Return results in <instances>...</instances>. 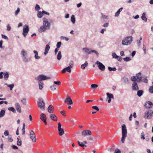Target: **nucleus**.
<instances>
[{
	"mask_svg": "<svg viewBox=\"0 0 153 153\" xmlns=\"http://www.w3.org/2000/svg\"><path fill=\"white\" fill-rule=\"evenodd\" d=\"M71 20L73 24H74L75 23V16L74 15H72L71 17Z\"/></svg>",
	"mask_w": 153,
	"mask_h": 153,
	"instance_id": "obj_36",
	"label": "nucleus"
},
{
	"mask_svg": "<svg viewBox=\"0 0 153 153\" xmlns=\"http://www.w3.org/2000/svg\"><path fill=\"white\" fill-rule=\"evenodd\" d=\"M153 115V111L152 110H150L148 111L145 112V117L148 119L150 118L149 116L152 117Z\"/></svg>",
	"mask_w": 153,
	"mask_h": 153,
	"instance_id": "obj_10",
	"label": "nucleus"
},
{
	"mask_svg": "<svg viewBox=\"0 0 153 153\" xmlns=\"http://www.w3.org/2000/svg\"><path fill=\"white\" fill-rule=\"evenodd\" d=\"M27 51L23 49L21 51V54L22 56V57L27 56Z\"/></svg>",
	"mask_w": 153,
	"mask_h": 153,
	"instance_id": "obj_19",
	"label": "nucleus"
},
{
	"mask_svg": "<svg viewBox=\"0 0 153 153\" xmlns=\"http://www.w3.org/2000/svg\"><path fill=\"white\" fill-rule=\"evenodd\" d=\"M131 79L132 81H135L137 80L136 79V77L134 76H132L131 78Z\"/></svg>",
	"mask_w": 153,
	"mask_h": 153,
	"instance_id": "obj_62",
	"label": "nucleus"
},
{
	"mask_svg": "<svg viewBox=\"0 0 153 153\" xmlns=\"http://www.w3.org/2000/svg\"><path fill=\"white\" fill-rule=\"evenodd\" d=\"M42 21L43 25L40 27L39 29V32H41L49 29L51 27V24L53 22L51 19H48L46 17H44L42 19Z\"/></svg>",
	"mask_w": 153,
	"mask_h": 153,
	"instance_id": "obj_1",
	"label": "nucleus"
},
{
	"mask_svg": "<svg viewBox=\"0 0 153 153\" xmlns=\"http://www.w3.org/2000/svg\"><path fill=\"white\" fill-rule=\"evenodd\" d=\"M5 85H6L8 87H9L10 90L11 91L12 90V89L14 86V84L13 83L11 84H8L7 83H5Z\"/></svg>",
	"mask_w": 153,
	"mask_h": 153,
	"instance_id": "obj_26",
	"label": "nucleus"
},
{
	"mask_svg": "<svg viewBox=\"0 0 153 153\" xmlns=\"http://www.w3.org/2000/svg\"><path fill=\"white\" fill-rule=\"evenodd\" d=\"M141 138L143 140H144L145 138L144 137V133L143 131L142 132L141 135Z\"/></svg>",
	"mask_w": 153,
	"mask_h": 153,
	"instance_id": "obj_59",
	"label": "nucleus"
},
{
	"mask_svg": "<svg viewBox=\"0 0 153 153\" xmlns=\"http://www.w3.org/2000/svg\"><path fill=\"white\" fill-rule=\"evenodd\" d=\"M143 93V90H139L137 92V95L139 97H141Z\"/></svg>",
	"mask_w": 153,
	"mask_h": 153,
	"instance_id": "obj_31",
	"label": "nucleus"
},
{
	"mask_svg": "<svg viewBox=\"0 0 153 153\" xmlns=\"http://www.w3.org/2000/svg\"><path fill=\"white\" fill-rule=\"evenodd\" d=\"M108 69L109 71H115L116 70V68H115V67L111 68L110 67H108Z\"/></svg>",
	"mask_w": 153,
	"mask_h": 153,
	"instance_id": "obj_46",
	"label": "nucleus"
},
{
	"mask_svg": "<svg viewBox=\"0 0 153 153\" xmlns=\"http://www.w3.org/2000/svg\"><path fill=\"white\" fill-rule=\"evenodd\" d=\"M69 66H68L71 68L73 67V62L72 61H71L69 64Z\"/></svg>",
	"mask_w": 153,
	"mask_h": 153,
	"instance_id": "obj_55",
	"label": "nucleus"
},
{
	"mask_svg": "<svg viewBox=\"0 0 153 153\" xmlns=\"http://www.w3.org/2000/svg\"><path fill=\"white\" fill-rule=\"evenodd\" d=\"M33 52L34 54V58L35 59H40V57L38 56V53L37 51L34 50L33 51Z\"/></svg>",
	"mask_w": 153,
	"mask_h": 153,
	"instance_id": "obj_23",
	"label": "nucleus"
},
{
	"mask_svg": "<svg viewBox=\"0 0 153 153\" xmlns=\"http://www.w3.org/2000/svg\"><path fill=\"white\" fill-rule=\"evenodd\" d=\"M58 129L59 135L62 136L64 134L63 129L61 128V125L60 123H58Z\"/></svg>",
	"mask_w": 153,
	"mask_h": 153,
	"instance_id": "obj_9",
	"label": "nucleus"
},
{
	"mask_svg": "<svg viewBox=\"0 0 153 153\" xmlns=\"http://www.w3.org/2000/svg\"><path fill=\"white\" fill-rule=\"evenodd\" d=\"M70 73L71 72V68L69 67L64 68L62 71L63 73H65L66 71Z\"/></svg>",
	"mask_w": 153,
	"mask_h": 153,
	"instance_id": "obj_18",
	"label": "nucleus"
},
{
	"mask_svg": "<svg viewBox=\"0 0 153 153\" xmlns=\"http://www.w3.org/2000/svg\"><path fill=\"white\" fill-rule=\"evenodd\" d=\"M137 44L139 47H141V45H140V44L141 43V42L140 41V40H137Z\"/></svg>",
	"mask_w": 153,
	"mask_h": 153,
	"instance_id": "obj_57",
	"label": "nucleus"
},
{
	"mask_svg": "<svg viewBox=\"0 0 153 153\" xmlns=\"http://www.w3.org/2000/svg\"><path fill=\"white\" fill-rule=\"evenodd\" d=\"M112 56L113 58L118 59V56L115 53H112Z\"/></svg>",
	"mask_w": 153,
	"mask_h": 153,
	"instance_id": "obj_41",
	"label": "nucleus"
},
{
	"mask_svg": "<svg viewBox=\"0 0 153 153\" xmlns=\"http://www.w3.org/2000/svg\"><path fill=\"white\" fill-rule=\"evenodd\" d=\"M40 9V7L39 6V5L36 4V6L35 7V10H39Z\"/></svg>",
	"mask_w": 153,
	"mask_h": 153,
	"instance_id": "obj_50",
	"label": "nucleus"
},
{
	"mask_svg": "<svg viewBox=\"0 0 153 153\" xmlns=\"http://www.w3.org/2000/svg\"><path fill=\"white\" fill-rule=\"evenodd\" d=\"M20 8L19 7H18L17 8V10L15 12V15L16 16L18 15V13L20 12Z\"/></svg>",
	"mask_w": 153,
	"mask_h": 153,
	"instance_id": "obj_48",
	"label": "nucleus"
},
{
	"mask_svg": "<svg viewBox=\"0 0 153 153\" xmlns=\"http://www.w3.org/2000/svg\"><path fill=\"white\" fill-rule=\"evenodd\" d=\"M52 91H54L56 89V86L54 85H51L50 87Z\"/></svg>",
	"mask_w": 153,
	"mask_h": 153,
	"instance_id": "obj_51",
	"label": "nucleus"
},
{
	"mask_svg": "<svg viewBox=\"0 0 153 153\" xmlns=\"http://www.w3.org/2000/svg\"><path fill=\"white\" fill-rule=\"evenodd\" d=\"M62 58L61 52L60 51H59L57 55V58L58 60H60Z\"/></svg>",
	"mask_w": 153,
	"mask_h": 153,
	"instance_id": "obj_30",
	"label": "nucleus"
},
{
	"mask_svg": "<svg viewBox=\"0 0 153 153\" xmlns=\"http://www.w3.org/2000/svg\"><path fill=\"white\" fill-rule=\"evenodd\" d=\"M153 105V103L152 102L148 101L146 102L144 106L146 108L149 109L151 108Z\"/></svg>",
	"mask_w": 153,
	"mask_h": 153,
	"instance_id": "obj_13",
	"label": "nucleus"
},
{
	"mask_svg": "<svg viewBox=\"0 0 153 153\" xmlns=\"http://www.w3.org/2000/svg\"><path fill=\"white\" fill-rule=\"evenodd\" d=\"M123 60L126 62H128L131 60V59L130 57H127L123 58Z\"/></svg>",
	"mask_w": 153,
	"mask_h": 153,
	"instance_id": "obj_47",
	"label": "nucleus"
},
{
	"mask_svg": "<svg viewBox=\"0 0 153 153\" xmlns=\"http://www.w3.org/2000/svg\"><path fill=\"white\" fill-rule=\"evenodd\" d=\"M39 101L38 102V107L40 110L44 111L45 109V103L43 100L41 98L38 99Z\"/></svg>",
	"mask_w": 153,
	"mask_h": 153,
	"instance_id": "obj_4",
	"label": "nucleus"
},
{
	"mask_svg": "<svg viewBox=\"0 0 153 153\" xmlns=\"http://www.w3.org/2000/svg\"><path fill=\"white\" fill-rule=\"evenodd\" d=\"M78 143L79 145V146H80L84 147H87V146L86 145H85L83 143V142H80L79 141H78ZM83 149H84V148H83Z\"/></svg>",
	"mask_w": 153,
	"mask_h": 153,
	"instance_id": "obj_29",
	"label": "nucleus"
},
{
	"mask_svg": "<svg viewBox=\"0 0 153 153\" xmlns=\"http://www.w3.org/2000/svg\"><path fill=\"white\" fill-rule=\"evenodd\" d=\"M132 89L134 90H138L139 87L137 82H134L132 84Z\"/></svg>",
	"mask_w": 153,
	"mask_h": 153,
	"instance_id": "obj_14",
	"label": "nucleus"
},
{
	"mask_svg": "<svg viewBox=\"0 0 153 153\" xmlns=\"http://www.w3.org/2000/svg\"><path fill=\"white\" fill-rule=\"evenodd\" d=\"M123 9V8L122 7L119 9L117 12L115 13L114 16L115 17H118L119 16L120 12L122 11Z\"/></svg>",
	"mask_w": 153,
	"mask_h": 153,
	"instance_id": "obj_22",
	"label": "nucleus"
},
{
	"mask_svg": "<svg viewBox=\"0 0 153 153\" xmlns=\"http://www.w3.org/2000/svg\"><path fill=\"white\" fill-rule=\"evenodd\" d=\"M64 102L69 105H71L73 103L72 100L70 97H67L65 100Z\"/></svg>",
	"mask_w": 153,
	"mask_h": 153,
	"instance_id": "obj_12",
	"label": "nucleus"
},
{
	"mask_svg": "<svg viewBox=\"0 0 153 153\" xmlns=\"http://www.w3.org/2000/svg\"><path fill=\"white\" fill-rule=\"evenodd\" d=\"M141 73L139 72L136 74V77L137 79V82H141V79L143 78L142 76H141Z\"/></svg>",
	"mask_w": 153,
	"mask_h": 153,
	"instance_id": "obj_15",
	"label": "nucleus"
},
{
	"mask_svg": "<svg viewBox=\"0 0 153 153\" xmlns=\"http://www.w3.org/2000/svg\"><path fill=\"white\" fill-rule=\"evenodd\" d=\"M51 119L53 121H57V117L56 115L53 114H51L50 115Z\"/></svg>",
	"mask_w": 153,
	"mask_h": 153,
	"instance_id": "obj_21",
	"label": "nucleus"
},
{
	"mask_svg": "<svg viewBox=\"0 0 153 153\" xmlns=\"http://www.w3.org/2000/svg\"><path fill=\"white\" fill-rule=\"evenodd\" d=\"M94 53L97 56L99 54L97 52V51L94 50H92L91 51H90V53Z\"/></svg>",
	"mask_w": 153,
	"mask_h": 153,
	"instance_id": "obj_58",
	"label": "nucleus"
},
{
	"mask_svg": "<svg viewBox=\"0 0 153 153\" xmlns=\"http://www.w3.org/2000/svg\"><path fill=\"white\" fill-rule=\"evenodd\" d=\"M143 50L144 51V53L145 54L146 52V48L145 45L143 44Z\"/></svg>",
	"mask_w": 153,
	"mask_h": 153,
	"instance_id": "obj_53",
	"label": "nucleus"
},
{
	"mask_svg": "<svg viewBox=\"0 0 153 153\" xmlns=\"http://www.w3.org/2000/svg\"><path fill=\"white\" fill-rule=\"evenodd\" d=\"M5 111L4 110H2L0 112V118L2 117L5 115Z\"/></svg>",
	"mask_w": 153,
	"mask_h": 153,
	"instance_id": "obj_33",
	"label": "nucleus"
},
{
	"mask_svg": "<svg viewBox=\"0 0 153 153\" xmlns=\"http://www.w3.org/2000/svg\"><path fill=\"white\" fill-rule=\"evenodd\" d=\"M143 79H141V82H143L145 83H147L148 82V80L147 79V77L146 76H145L143 77Z\"/></svg>",
	"mask_w": 153,
	"mask_h": 153,
	"instance_id": "obj_39",
	"label": "nucleus"
},
{
	"mask_svg": "<svg viewBox=\"0 0 153 153\" xmlns=\"http://www.w3.org/2000/svg\"><path fill=\"white\" fill-rule=\"evenodd\" d=\"M51 78L43 74L39 75L36 78V79L42 81V80H45L50 79Z\"/></svg>",
	"mask_w": 153,
	"mask_h": 153,
	"instance_id": "obj_5",
	"label": "nucleus"
},
{
	"mask_svg": "<svg viewBox=\"0 0 153 153\" xmlns=\"http://www.w3.org/2000/svg\"><path fill=\"white\" fill-rule=\"evenodd\" d=\"M50 48V47L48 45H46L45 51L44 52V54L45 55H46L48 53Z\"/></svg>",
	"mask_w": 153,
	"mask_h": 153,
	"instance_id": "obj_20",
	"label": "nucleus"
},
{
	"mask_svg": "<svg viewBox=\"0 0 153 153\" xmlns=\"http://www.w3.org/2000/svg\"><path fill=\"white\" fill-rule=\"evenodd\" d=\"M62 43L61 42H58L56 44V47L57 48H59L61 45Z\"/></svg>",
	"mask_w": 153,
	"mask_h": 153,
	"instance_id": "obj_54",
	"label": "nucleus"
},
{
	"mask_svg": "<svg viewBox=\"0 0 153 153\" xmlns=\"http://www.w3.org/2000/svg\"><path fill=\"white\" fill-rule=\"evenodd\" d=\"M101 17L103 19H108V16L107 15H104L103 13H101Z\"/></svg>",
	"mask_w": 153,
	"mask_h": 153,
	"instance_id": "obj_40",
	"label": "nucleus"
},
{
	"mask_svg": "<svg viewBox=\"0 0 153 153\" xmlns=\"http://www.w3.org/2000/svg\"><path fill=\"white\" fill-rule=\"evenodd\" d=\"M82 134L83 136H85L88 135H91L92 133L91 131L88 130H86L82 131Z\"/></svg>",
	"mask_w": 153,
	"mask_h": 153,
	"instance_id": "obj_11",
	"label": "nucleus"
},
{
	"mask_svg": "<svg viewBox=\"0 0 153 153\" xmlns=\"http://www.w3.org/2000/svg\"><path fill=\"white\" fill-rule=\"evenodd\" d=\"M9 131L7 130H6L4 132V134L5 136H7L9 135Z\"/></svg>",
	"mask_w": 153,
	"mask_h": 153,
	"instance_id": "obj_56",
	"label": "nucleus"
},
{
	"mask_svg": "<svg viewBox=\"0 0 153 153\" xmlns=\"http://www.w3.org/2000/svg\"><path fill=\"white\" fill-rule=\"evenodd\" d=\"M149 91L150 93L153 94V85L149 87Z\"/></svg>",
	"mask_w": 153,
	"mask_h": 153,
	"instance_id": "obj_44",
	"label": "nucleus"
},
{
	"mask_svg": "<svg viewBox=\"0 0 153 153\" xmlns=\"http://www.w3.org/2000/svg\"><path fill=\"white\" fill-rule=\"evenodd\" d=\"M44 14L42 12L40 11H38L37 13V17L39 18H41L42 17Z\"/></svg>",
	"mask_w": 153,
	"mask_h": 153,
	"instance_id": "obj_25",
	"label": "nucleus"
},
{
	"mask_svg": "<svg viewBox=\"0 0 153 153\" xmlns=\"http://www.w3.org/2000/svg\"><path fill=\"white\" fill-rule=\"evenodd\" d=\"M132 39V37L131 36L126 37L122 41V45L124 46L129 45L133 41Z\"/></svg>",
	"mask_w": 153,
	"mask_h": 153,
	"instance_id": "obj_2",
	"label": "nucleus"
},
{
	"mask_svg": "<svg viewBox=\"0 0 153 153\" xmlns=\"http://www.w3.org/2000/svg\"><path fill=\"white\" fill-rule=\"evenodd\" d=\"M96 64L98 65V67L102 71H104L105 70V67L102 63L97 61L96 62Z\"/></svg>",
	"mask_w": 153,
	"mask_h": 153,
	"instance_id": "obj_8",
	"label": "nucleus"
},
{
	"mask_svg": "<svg viewBox=\"0 0 153 153\" xmlns=\"http://www.w3.org/2000/svg\"><path fill=\"white\" fill-rule=\"evenodd\" d=\"M123 79L125 83H129V79L127 78L126 77H123Z\"/></svg>",
	"mask_w": 153,
	"mask_h": 153,
	"instance_id": "obj_42",
	"label": "nucleus"
},
{
	"mask_svg": "<svg viewBox=\"0 0 153 153\" xmlns=\"http://www.w3.org/2000/svg\"><path fill=\"white\" fill-rule=\"evenodd\" d=\"M40 118L41 120L44 119L45 118L47 119L45 115L43 113H41L40 115Z\"/></svg>",
	"mask_w": 153,
	"mask_h": 153,
	"instance_id": "obj_38",
	"label": "nucleus"
},
{
	"mask_svg": "<svg viewBox=\"0 0 153 153\" xmlns=\"http://www.w3.org/2000/svg\"><path fill=\"white\" fill-rule=\"evenodd\" d=\"M3 44V41L2 40H1L0 41V48L1 49H4V47H3L2 46V45Z\"/></svg>",
	"mask_w": 153,
	"mask_h": 153,
	"instance_id": "obj_61",
	"label": "nucleus"
},
{
	"mask_svg": "<svg viewBox=\"0 0 153 153\" xmlns=\"http://www.w3.org/2000/svg\"><path fill=\"white\" fill-rule=\"evenodd\" d=\"M54 109V108L53 106L50 105L49 106L48 108V111L49 113H51L53 112Z\"/></svg>",
	"mask_w": 153,
	"mask_h": 153,
	"instance_id": "obj_17",
	"label": "nucleus"
},
{
	"mask_svg": "<svg viewBox=\"0 0 153 153\" xmlns=\"http://www.w3.org/2000/svg\"><path fill=\"white\" fill-rule=\"evenodd\" d=\"M8 110L10 111H12L14 113H15L16 112V110L15 108L13 107H10L8 108Z\"/></svg>",
	"mask_w": 153,
	"mask_h": 153,
	"instance_id": "obj_37",
	"label": "nucleus"
},
{
	"mask_svg": "<svg viewBox=\"0 0 153 153\" xmlns=\"http://www.w3.org/2000/svg\"><path fill=\"white\" fill-rule=\"evenodd\" d=\"M98 86V85L97 84H92L91 86V88L94 89L97 88Z\"/></svg>",
	"mask_w": 153,
	"mask_h": 153,
	"instance_id": "obj_43",
	"label": "nucleus"
},
{
	"mask_svg": "<svg viewBox=\"0 0 153 153\" xmlns=\"http://www.w3.org/2000/svg\"><path fill=\"white\" fill-rule=\"evenodd\" d=\"M106 95L107 96V99H109L111 100V99H114V96L113 94H110L109 93H107Z\"/></svg>",
	"mask_w": 153,
	"mask_h": 153,
	"instance_id": "obj_24",
	"label": "nucleus"
},
{
	"mask_svg": "<svg viewBox=\"0 0 153 153\" xmlns=\"http://www.w3.org/2000/svg\"><path fill=\"white\" fill-rule=\"evenodd\" d=\"M29 132L30 138L33 142H36V138L35 133L33 130L30 131Z\"/></svg>",
	"mask_w": 153,
	"mask_h": 153,
	"instance_id": "obj_7",
	"label": "nucleus"
},
{
	"mask_svg": "<svg viewBox=\"0 0 153 153\" xmlns=\"http://www.w3.org/2000/svg\"><path fill=\"white\" fill-rule=\"evenodd\" d=\"M39 89L40 90H42V88H43V82L42 81H39Z\"/></svg>",
	"mask_w": 153,
	"mask_h": 153,
	"instance_id": "obj_34",
	"label": "nucleus"
},
{
	"mask_svg": "<svg viewBox=\"0 0 153 153\" xmlns=\"http://www.w3.org/2000/svg\"><path fill=\"white\" fill-rule=\"evenodd\" d=\"M54 83L56 85H59L61 84V82L59 81H54Z\"/></svg>",
	"mask_w": 153,
	"mask_h": 153,
	"instance_id": "obj_60",
	"label": "nucleus"
},
{
	"mask_svg": "<svg viewBox=\"0 0 153 153\" xmlns=\"http://www.w3.org/2000/svg\"><path fill=\"white\" fill-rule=\"evenodd\" d=\"M88 63L87 61H85L84 64H82L81 66V68L82 69H85V68L88 65Z\"/></svg>",
	"mask_w": 153,
	"mask_h": 153,
	"instance_id": "obj_32",
	"label": "nucleus"
},
{
	"mask_svg": "<svg viewBox=\"0 0 153 153\" xmlns=\"http://www.w3.org/2000/svg\"><path fill=\"white\" fill-rule=\"evenodd\" d=\"M23 61L24 62H27L28 61V59L27 58V56L22 57Z\"/></svg>",
	"mask_w": 153,
	"mask_h": 153,
	"instance_id": "obj_45",
	"label": "nucleus"
},
{
	"mask_svg": "<svg viewBox=\"0 0 153 153\" xmlns=\"http://www.w3.org/2000/svg\"><path fill=\"white\" fill-rule=\"evenodd\" d=\"M21 101L23 104L24 105H26V99L25 98H24L22 99L21 100Z\"/></svg>",
	"mask_w": 153,
	"mask_h": 153,
	"instance_id": "obj_52",
	"label": "nucleus"
},
{
	"mask_svg": "<svg viewBox=\"0 0 153 153\" xmlns=\"http://www.w3.org/2000/svg\"><path fill=\"white\" fill-rule=\"evenodd\" d=\"M29 30L28 26L27 25H25L23 26V34L25 37L27 35Z\"/></svg>",
	"mask_w": 153,
	"mask_h": 153,
	"instance_id": "obj_6",
	"label": "nucleus"
},
{
	"mask_svg": "<svg viewBox=\"0 0 153 153\" xmlns=\"http://www.w3.org/2000/svg\"><path fill=\"white\" fill-rule=\"evenodd\" d=\"M16 109L17 111L19 113L21 112V109L20 105L19 103H16L15 104Z\"/></svg>",
	"mask_w": 153,
	"mask_h": 153,
	"instance_id": "obj_16",
	"label": "nucleus"
},
{
	"mask_svg": "<svg viewBox=\"0 0 153 153\" xmlns=\"http://www.w3.org/2000/svg\"><path fill=\"white\" fill-rule=\"evenodd\" d=\"M60 39L61 40H65L66 41H68L69 40L68 38L64 36H61L60 37Z\"/></svg>",
	"mask_w": 153,
	"mask_h": 153,
	"instance_id": "obj_49",
	"label": "nucleus"
},
{
	"mask_svg": "<svg viewBox=\"0 0 153 153\" xmlns=\"http://www.w3.org/2000/svg\"><path fill=\"white\" fill-rule=\"evenodd\" d=\"M114 153H120V151L119 149H117L115 150Z\"/></svg>",
	"mask_w": 153,
	"mask_h": 153,
	"instance_id": "obj_64",
	"label": "nucleus"
},
{
	"mask_svg": "<svg viewBox=\"0 0 153 153\" xmlns=\"http://www.w3.org/2000/svg\"><path fill=\"white\" fill-rule=\"evenodd\" d=\"M82 49L86 53L88 54H90V51L89 49L87 48H83Z\"/></svg>",
	"mask_w": 153,
	"mask_h": 153,
	"instance_id": "obj_27",
	"label": "nucleus"
},
{
	"mask_svg": "<svg viewBox=\"0 0 153 153\" xmlns=\"http://www.w3.org/2000/svg\"><path fill=\"white\" fill-rule=\"evenodd\" d=\"M122 137L121 139V141L122 143H124L125 141V139L127 137V129L125 124H123L122 126Z\"/></svg>",
	"mask_w": 153,
	"mask_h": 153,
	"instance_id": "obj_3",
	"label": "nucleus"
},
{
	"mask_svg": "<svg viewBox=\"0 0 153 153\" xmlns=\"http://www.w3.org/2000/svg\"><path fill=\"white\" fill-rule=\"evenodd\" d=\"M4 77L5 79L7 80L9 77V74L7 72H4Z\"/></svg>",
	"mask_w": 153,
	"mask_h": 153,
	"instance_id": "obj_35",
	"label": "nucleus"
},
{
	"mask_svg": "<svg viewBox=\"0 0 153 153\" xmlns=\"http://www.w3.org/2000/svg\"><path fill=\"white\" fill-rule=\"evenodd\" d=\"M141 18L145 22H147V18L146 16V15L145 13H143L141 16Z\"/></svg>",
	"mask_w": 153,
	"mask_h": 153,
	"instance_id": "obj_28",
	"label": "nucleus"
},
{
	"mask_svg": "<svg viewBox=\"0 0 153 153\" xmlns=\"http://www.w3.org/2000/svg\"><path fill=\"white\" fill-rule=\"evenodd\" d=\"M92 108L93 109H95V110H97V111H98L99 110V108L97 106H93L92 107Z\"/></svg>",
	"mask_w": 153,
	"mask_h": 153,
	"instance_id": "obj_63",
	"label": "nucleus"
}]
</instances>
